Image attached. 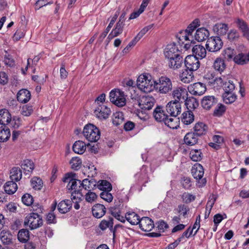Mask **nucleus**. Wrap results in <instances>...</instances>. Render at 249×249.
Returning <instances> with one entry per match:
<instances>
[{
	"label": "nucleus",
	"instance_id": "1",
	"mask_svg": "<svg viewBox=\"0 0 249 249\" xmlns=\"http://www.w3.org/2000/svg\"><path fill=\"white\" fill-rule=\"evenodd\" d=\"M63 181L65 182H68L67 188L72 191L71 193V198L73 199H78L79 200L83 198V196L81 192L82 189L81 180L73 179L71 174H67L63 178Z\"/></svg>",
	"mask_w": 249,
	"mask_h": 249
},
{
	"label": "nucleus",
	"instance_id": "2",
	"mask_svg": "<svg viewBox=\"0 0 249 249\" xmlns=\"http://www.w3.org/2000/svg\"><path fill=\"white\" fill-rule=\"evenodd\" d=\"M209 74H207L206 76L209 79V83L210 85L215 86H222L225 92H233L235 89V84L231 79H229L226 76H223V78L221 77H215L213 75V73L211 74L212 77L210 78L209 77Z\"/></svg>",
	"mask_w": 249,
	"mask_h": 249
},
{
	"label": "nucleus",
	"instance_id": "3",
	"mask_svg": "<svg viewBox=\"0 0 249 249\" xmlns=\"http://www.w3.org/2000/svg\"><path fill=\"white\" fill-rule=\"evenodd\" d=\"M155 84L156 80H154L152 76L148 73L140 75L137 81L138 89L145 93L150 92L155 89Z\"/></svg>",
	"mask_w": 249,
	"mask_h": 249
},
{
	"label": "nucleus",
	"instance_id": "4",
	"mask_svg": "<svg viewBox=\"0 0 249 249\" xmlns=\"http://www.w3.org/2000/svg\"><path fill=\"white\" fill-rule=\"evenodd\" d=\"M155 89L160 94L170 93L173 89V84L170 78L166 76L160 77L156 80Z\"/></svg>",
	"mask_w": 249,
	"mask_h": 249
},
{
	"label": "nucleus",
	"instance_id": "5",
	"mask_svg": "<svg viewBox=\"0 0 249 249\" xmlns=\"http://www.w3.org/2000/svg\"><path fill=\"white\" fill-rule=\"evenodd\" d=\"M83 133L86 139L90 142H96L100 138V132L99 129L91 124L85 126Z\"/></svg>",
	"mask_w": 249,
	"mask_h": 249
},
{
	"label": "nucleus",
	"instance_id": "6",
	"mask_svg": "<svg viewBox=\"0 0 249 249\" xmlns=\"http://www.w3.org/2000/svg\"><path fill=\"white\" fill-rule=\"evenodd\" d=\"M43 224L41 216L36 213L28 215L24 219V225L29 227L30 230H34L41 227Z\"/></svg>",
	"mask_w": 249,
	"mask_h": 249
},
{
	"label": "nucleus",
	"instance_id": "7",
	"mask_svg": "<svg viewBox=\"0 0 249 249\" xmlns=\"http://www.w3.org/2000/svg\"><path fill=\"white\" fill-rule=\"evenodd\" d=\"M109 99L111 103L119 107H124L126 104L124 92L119 89H114L110 92Z\"/></svg>",
	"mask_w": 249,
	"mask_h": 249
},
{
	"label": "nucleus",
	"instance_id": "8",
	"mask_svg": "<svg viewBox=\"0 0 249 249\" xmlns=\"http://www.w3.org/2000/svg\"><path fill=\"white\" fill-rule=\"evenodd\" d=\"M191 173L194 178L197 180V184L199 187H202L206 184V179L202 178L204 175V169L201 164L196 163L192 168Z\"/></svg>",
	"mask_w": 249,
	"mask_h": 249
},
{
	"label": "nucleus",
	"instance_id": "9",
	"mask_svg": "<svg viewBox=\"0 0 249 249\" xmlns=\"http://www.w3.org/2000/svg\"><path fill=\"white\" fill-rule=\"evenodd\" d=\"M223 45V42L219 36H212L207 40L206 47L208 51L216 52L219 51Z\"/></svg>",
	"mask_w": 249,
	"mask_h": 249
},
{
	"label": "nucleus",
	"instance_id": "10",
	"mask_svg": "<svg viewBox=\"0 0 249 249\" xmlns=\"http://www.w3.org/2000/svg\"><path fill=\"white\" fill-rule=\"evenodd\" d=\"M95 115L100 120H105L108 118L111 113L110 109L104 104L97 106L94 110Z\"/></svg>",
	"mask_w": 249,
	"mask_h": 249
},
{
	"label": "nucleus",
	"instance_id": "11",
	"mask_svg": "<svg viewBox=\"0 0 249 249\" xmlns=\"http://www.w3.org/2000/svg\"><path fill=\"white\" fill-rule=\"evenodd\" d=\"M172 96L175 99L174 101L180 103L184 102L188 96L187 89L182 87H178L172 91Z\"/></svg>",
	"mask_w": 249,
	"mask_h": 249
},
{
	"label": "nucleus",
	"instance_id": "12",
	"mask_svg": "<svg viewBox=\"0 0 249 249\" xmlns=\"http://www.w3.org/2000/svg\"><path fill=\"white\" fill-rule=\"evenodd\" d=\"M184 61L186 69L190 71H196L200 66V62L198 59L194 55H188L186 57Z\"/></svg>",
	"mask_w": 249,
	"mask_h": 249
},
{
	"label": "nucleus",
	"instance_id": "13",
	"mask_svg": "<svg viewBox=\"0 0 249 249\" xmlns=\"http://www.w3.org/2000/svg\"><path fill=\"white\" fill-rule=\"evenodd\" d=\"M188 90L192 95L200 96L205 93L206 87L205 84L201 82H197L189 86Z\"/></svg>",
	"mask_w": 249,
	"mask_h": 249
},
{
	"label": "nucleus",
	"instance_id": "14",
	"mask_svg": "<svg viewBox=\"0 0 249 249\" xmlns=\"http://www.w3.org/2000/svg\"><path fill=\"white\" fill-rule=\"evenodd\" d=\"M167 112L172 117H177L181 112L180 103L172 101L169 102L166 107Z\"/></svg>",
	"mask_w": 249,
	"mask_h": 249
},
{
	"label": "nucleus",
	"instance_id": "15",
	"mask_svg": "<svg viewBox=\"0 0 249 249\" xmlns=\"http://www.w3.org/2000/svg\"><path fill=\"white\" fill-rule=\"evenodd\" d=\"M164 53L166 59L181 55L179 49L175 43L168 44L164 49Z\"/></svg>",
	"mask_w": 249,
	"mask_h": 249
},
{
	"label": "nucleus",
	"instance_id": "16",
	"mask_svg": "<svg viewBox=\"0 0 249 249\" xmlns=\"http://www.w3.org/2000/svg\"><path fill=\"white\" fill-rule=\"evenodd\" d=\"M155 103V100L152 96H143L139 102V106L142 109L149 110L152 108Z\"/></svg>",
	"mask_w": 249,
	"mask_h": 249
},
{
	"label": "nucleus",
	"instance_id": "17",
	"mask_svg": "<svg viewBox=\"0 0 249 249\" xmlns=\"http://www.w3.org/2000/svg\"><path fill=\"white\" fill-rule=\"evenodd\" d=\"M217 102V98H215L214 96L207 95L203 97L201 101V104L203 108L206 110H209L215 105Z\"/></svg>",
	"mask_w": 249,
	"mask_h": 249
},
{
	"label": "nucleus",
	"instance_id": "18",
	"mask_svg": "<svg viewBox=\"0 0 249 249\" xmlns=\"http://www.w3.org/2000/svg\"><path fill=\"white\" fill-rule=\"evenodd\" d=\"M167 59L169 67L173 70H178L181 68L184 61L182 55L173 57Z\"/></svg>",
	"mask_w": 249,
	"mask_h": 249
},
{
	"label": "nucleus",
	"instance_id": "19",
	"mask_svg": "<svg viewBox=\"0 0 249 249\" xmlns=\"http://www.w3.org/2000/svg\"><path fill=\"white\" fill-rule=\"evenodd\" d=\"M139 226L142 231L148 232L154 228V224L151 218L148 217H143L140 220Z\"/></svg>",
	"mask_w": 249,
	"mask_h": 249
},
{
	"label": "nucleus",
	"instance_id": "20",
	"mask_svg": "<svg viewBox=\"0 0 249 249\" xmlns=\"http://www.w3.org/2000/svg\"><path fill=\"white\" fill-rule=\"evenodd\" d=\"M192 52L194 56L198 59H202L206 56L207 51L206 48L201 45H196L192 48Z\"/></svg>",
	"mask_w": 249,
	"mask_h": 249
},
{
	"label": "nucleus",
	"instance_id": "21",
	"mask_svg": "<svg viewBox=\"0 0 249 249\" xmlns=\"http://www.w3.org/2000/svg\"><path fill=\"white\" fill-rule=\"evenodd\" d=\"M106 212V208L101 204H96L92 208V213L94 217L100 218L103 216Z\"/></svg>",
	"mask_w": 249,
	"mask_h": 249
},
{
	"label": "nucleus",
	"instance_id": "22",
	"mask_svg": "<svg viewBox=\"0 0 249 249\" xmlns=\"http://www.w3.org/2000/svg\"><path fill=\"white\" fill-rule=\"evenodd\" d=\"M209 36V31L205 28H200L198 29L194 35L196 40L198 42H201L206 39Z\"/></svg>",
	"mask_w": 249,
	"mask_h": 249
},
{
	"label": "nucleus",
	"instance_id": "23",
	"mask_svg": "<svg viewBox=\"0 0 249 249\" xmlns=\"http://www.w3.org/2000/svg\"><path fill=\"white\" fill-rule=\"evenodd\" d=\"M167 116L161 107H157L153 111V116L155 119L159 122H163L164 120L167 118Z\"/></svg>",
	"mask_w": 249,
	"mask_h": 249
},
{
	"label": "nucleus",
	"instance_id": "24",
	"mask_svg": "<svg viewBox=\"0 0 249 249\" xmlns=\"http://www.w3.org/2000/svg\"><path fill=\"white\" fill-rule=\"evenodd\" d=\"M194 133L197 136L205 135L208 131V126L202 122H197L194 127Z\"/></svg>",
	"mask_w": 249,
	"mask_h": 249
},
{
	"label": "nucleus",
	"instance_id": "25",
	"mask_svg": "<svg viewBox=\"0 0 249 249\" xmlns=\"http://www.w3.org/2000/svg\"><path fill=\"white\" fill-rule=\"evenodd\" d=\"M31 96V93L28 90L22 89L17 94V100L22 103H26L29 101Z\"/></svg>",
	"mask_w": 249,
	"mask_h": 249
},
{
	"label": "nucleus",
	"instance_id": "26",
	"mask_svg": "<svg viewBox=\"0 0 249 249\" xmlns=\"http://www.w3.org/2000/svg\"><path fill=\"white\" fill-rule=\"evenodd\" d=\"M236 23L238 28L242 32L243 36L249 40V27L247 24L243 20L238 19Z\"/></svg>",
	"mask_w": 249,
	"mask_h": 249
},
{
	"label": "nucleus",
	"instance_id": "27",
	"mask_svg": "<svg viewBox=\"0 0 249 249\" xmlns=\"http://www.w3.org/2000/svg\"><path fill=\"white\" fill-rule=\"evenodd\" d=\"M11 121V116L8 110L2 109L0 110V124L5 125L9 124Z\"/></svg>",
	"mask_w": 249,
	"mask_h": 249
},
{
	"label": "nucleus",
	"instance_id": "28",
	"mask_svg": "<svg viewBox=\"0 0 249 249\" xmlns=\"http://www.w3.org/2000/svg\"><path fill=\"white\" fill-rule=\"evenodd\" d=\"M124 26V22L119 20L115 25V28L109 34L108 37L113 38L118 36L123 32Z\"/></svg>",
	"mask_w": 249,
	"mask_h": 249
},
{
	"label": "nucleus",
	"instance_id": "29",
	"mask_svg": "<svg viewBox=\"0 0 249 249\" xmlns=\"http://www.w3.org/2000/svg\"><path fill=\"white\" fill-rule=\"evenodd\" d=\"M72 207L71 201L68 199L61 201L57 206L58 211L61 213H66Z\"/></svg>",
	"mask_w": 249,
	"mask_h": 249
},
{
	"label": "nucleus",
	"instance_id": "30",
	"mask_svg": "<svg viewBox=\"0 0 249 249\" xmlns=\"http://www.w3.org/2000/svg\"><path fill=\"white\" fill-rule=\"evenodd\" d=\"M229 29L228 24L222 23H216L213 28V30L219 36L225 35Z\"/></svg>",
	"mask_w": 249,
	"mask_h": 249
},
{
	"label": "nucleus",
	"instance_id": "31",
	"mask_svg": "<svg viewBox=\"0 0 249 249\" xmlns=\"http://www.w3.org/2000/svg\"><path fill=\"white\" fill-rule=\"evenodd\" d=\"M176 117H169L167 116V118H166L163 123L164 124L172 129H177L179 126V122L178 119L176 118Z\"/></svg>",
	"mask_w": 249,
	"mask_h": 249
},
{
	"label": "nucleus",
	"instance_id": "32",
	"mask_svg": "<svg viewBox=\"0 0 249 249\" xmlns=\"http://www.w3.org/2000/svg\"><path fill=\"white\" fill-rule=\"evenodd\" d=\"M197 137L194 132H189L184 138V142L188 145H194L197 142Z\"/></svg>",
	"mask_w": 249,
	"mask_h": 249
},
{
	"label": "nucleus",
	"instance_id": "33",
	"mask_svg": "<svg viewBox=\"0 0 249 249\" xmlns=\"http://www.w3.org/2000/svg\"><path fill=\"white\" fill-rule=\"evenodd\" d=\"M181 122L185 125H189L194 121V115L191 110L184 112L181 116Z\"/></svg>",
	"mask_w": 249,
	"mask_h": 249
},
{
	"label": "nucleus",
	"instance_id": "34",
	"mask_svg": "<svg viewBox=\"0 0 249 249\" xmlns=\"http://www.w3.org/2000/svg\"><path fill=\"white\" fill-rule=\"evenodd\" d=\"M194 78L193 71L185 69L179 75L180 80L184 83H189L191 82Z\"/></svg>",
	"mask_w": 249,
	"mask_h": 249
},
{
	"label": "nucleus",
	"instance_id": "35",
	"mask_svg": "<svg viewBox=\"0 0 249 249\" xmlns=\"http://www.w3.org/2000/svg\"><path fill=\"white\" fill-rule=\"evenodd\" d=\"M21 167L25 174H29L34 169V164L32 160L26 159L22 161Z\"/></svg>",
	"mask_w": 249,
	"mask_h": 249
},
{
	"label": "nucleus",
	"instance_id": "36",
	"mask_svg": "<svg viewBox=\"0 0 249 249\" xmlns=\"http://www.w3.org/2000/svg\"><path fill=\"white\" fill-rule=\"evenodd\" d=\"M4 191L7 194L11 195L16 192L18 189V186L17 183L12 180L6 182L4 186Z\"/></svg>",
	"mask_w": 249,
	"mask_h": 249
},
{
	"label": "nucleus",
	"instance_id": "37",
	"mask_svg": "<svg viewBox=\"0 0 249 249\" xmlns=\"http://www.w3.org/2000/svg\"><path fill=\"white\" fill-rule=\"evenodd\" d=\"M226 65L224 60L221 58H217L214 61L213 68L214 69L221 73L226 69Z\"/></svg>",
	"mask_w": 249,
	"mask_h": 249
},
{
	"label": "nucleus",
	"instance_id": "38",
	"mask_svg": "<svg viewBox=\"0 0 249 249\" xmlns=\"http://www.w3.org/2000/svg\"><path fill=\"white\" fill-rule=\"evenodd\" d=\"M86 149V144L84 142L81 141L75 142L72 146L73 151L75 153L78 154H82L84 153Z\"/></svg>",
	"mask_w": 249,
	"mask_h": 249
},
{
	"label": "nucleus",
	"instance_id": "39",
	"mask_svg": "<svg viewBox=\"0 0 249 249\" xmlns=\"http://www.w3.org/2000/svg\"><path fill=\"white\" fill-rule=\"evenodd\" d=\"M126 219L132 225L139 224L140 222L139 215L134 212L127 213L125 214Z\"/></svg>",
	"mask_w": 249,
	"mask_h": 249
},
{
	"label": "nucleus",
	"instance_id": "40",
	"mask_svg": "<svg viewBox=\"0 0 249 249\" xmlns=\"http://www.w3.org/2000/svg\"><path fill=\"white\" fill-rule=\"evenodd\" d=\"M113 218L111 217H109L107 219L103 220L99 225L100 229L102 230H105L107 228H109L111 231L113 230Z\"/></svg>",
	"mask_w": 249,
	"mask_h": 249
},
{
	"label": "nucleus",
	"instance_id": "41",
	"mask_svg": "<svg viewBox=\"0 0 249 249\" xmlns=\"http://www.w3.org/2000/svg\"><path fill=\"white\" fill-rule=\"evenodd\" d=\"M81 188L89 191H91L96 186V181L93 179L89 180L87 178L84 179L81 181Z\"/></svg>",
	"mask_w": 249,
	"mask_h": 249
},
{
	"label": "nucleus",
	"instance_id": "42",
	"mask_svg": "<svg viewBox=\"0 0 249 249\" xmlns=\"http://www.w3.org/2000/svg\"><path fill=\"white\" fill-rule=\"evenodd\" d=\"M10 137V131L6 125H2L0 127V141L4 142L8 140Z\"/></svg>",
	"mask_w": 249,
	"mask_h": 249
},
{
	"label": "nucleus",
	"instance_id": "43",
	"mask_svg": "<svg viewBox=\"0 0 249 249\" xmlns=\"http://www.w3.org/2000/svg\"><path fill=\"white\" fill-rule=\"evenodd\" d=\"M22 177V172L20 169L18 167L12 168L10 171V178L12 180L18 181Z\"/></svg>",
	"mask_w": 249,
	"mask_h": 249
},
{
	"label": "nucleus",
	"instance_id": "44",
	"mask_svg": "<svg viewBox=\"0 0 249 249\" xmlns=\"http://www.w3.org/2000/svg\"><path fill=\"white\" fill-rule=\"evenodd\" d=\"M215 201L216 197L214 195L210 196L206 207V211L204 215L205 219H207L209 216L212 208H213Z\"/></svg>",
	"mask_w": 249,
	"mask_h": 249
},
{
	"label": "nucleus",
	"instance_id": "45",
	"mask_svg": "<svg viewBox=\"0 0 249 249\" xmlns=\"http://www.w3.org/2000/svg\"><path fill=\"white\" fill-rule=\"evenodd\" d=\"M184 102L185 103V104L189 110H190V109H194L198 106V101L196 98L192 97L188 98V96H187L186 99Z\"/></svg>",
	"mask_w": 249,
	"mask_h": 249
},
{
	"label": "nucleus",
	"instance_id": "46",
	"mask_svg": "<svg viewBox=\"0 0 249 249\" xmlns=\"http://www.w3.org/2000/svg\"><path fill=\"white\" fill-rule=\"evenodd\" d=\"M223 101L226 104H231L236 99V95L233 92H224L222 95Z\"/></svg>",
	"mask_w": 249,
	"mask_h": 249
},
{
	"label": "nucleus",
	"instance_id": "47",
	"mask_svg": "<svg viewBox=\"0 0 249 249\" xmlns=\"http://www.w3.org/2000/svg\"><path fill=\"white\" fill-rule=\"evenodd\" d=\"M29 231L27 229L20 230L18 234V240L22 243H26L29 239Z\"/></svg>",
	"mask_w": 249,
	"mask_h": 249
},
{
	"label": "nucleus",
	"instance_id": "48",
	"mask_svg": "<svg viewBox=\"0 0 249 249\" xmlns=\"http://www.w3.org/2000/svg\"><path fill=\"white\" fill-rule=\"evenodd\" d=\"M97 187L100 190L111 191L112 190V185L109 182L106 180H99L97 184Z\"/></svg>",
	"mask_w": 249,
	"mask_h": 249
},
{
	"label": "nucleus",
	"instance_id": "49",
	"mask_svg": "<svg viewBox=\"0 0 249 249\" xmlns=\"http://www.w3.org/2000/svg\"><path fill=\"white\" fill-rule=\"evenodd\" d=\"M110 211L111 215L114 217L117 220L121 221L122 223H124L125 221V216L124 217L121 215V210L117 208H110Z\"/></svg>",
	"mask_w": 249,
	"mask_h": 249
},
{
	"label": "nucleus",
	"instance_id": "50",
	"mask_svg": "<svg viewBox=\"0 0 249 249\" xmlns=\"http://www.w3.org/2000/svg\"><path fill=\"white\" fill-rule=\"evenodd\" d=\"M32 187L36 190H40L43 187V183L42 179L38 177H34L31 180Z\"/></svg>",
	"mask_w": 249,
	"mask_h": 249
},
{
	"label": "nucleus",
	"instance_id": "51",
	"mask_svg": "<svg viewBox=\"0 0 249 249\" xmlns=\"http://www.w3.org/2000/svg\"><path fill=\"white\" fill-rule=\"evenodd\" d=\"M124 120V115L122 112H116L113 114L112 121L114 124L118 125L121 124Z\"/></svg>",
	"mask_w": 249,
	"mask_h": 249
},
{
	"label": "nucleus",
	"instance_id": "52",
	"mask_svg": "<svg viewBox=\"0 0 249 249\" xmlns=\"http://www.w3.org/2000/svg\"><path fill=\"white\" fill-rule=\"evenodd\" d=\"M226 110L225 106L220 103L218 104L213 111V115L215 117H221L224 114Z\"/></svg>",
	"mask_w": 249,
	"mask_h": 249
},
{
	"label": "nucleus",
	"instance_id": "53",
	"mask_svg": "<svg viewBox=\"0 0 249 249\" xmlns=\"http://www.w3.org/2000/svg\"><path fill=\"white\" fill-rule=\"evenodd\" d=\"M189 155L191 160L194 161H198L202 159V153L200 150L192 149Z\"/></svg>",
	"mask_w": 249,
	"mask_h": 249
},
{
	"label": "nucleus",
	"instance_id": "54",
	"mask_svg": "<svg viewBox=\"0 0 249 249\" xmlns=\"http://www.w3.org/2000/svg\"><path fill=\"white\" fill-rule=\"evenodd\" d=\"M235 52L234 49L229 47L225 49L223 52V55L225 59L228 61L233 60Z\"/></svg>",
	"mask_w": 249,
	"mask_h": 249
},
{
	"label": "nucleus",
	"instance_id": "55",
	"mask_svg": "<svg viewBox=\"0 0 249 249\" xmlns=\"http://www.w3.org/2000/svg\"><path fill=\"white\" fill-rule=\"evenodd\" d=\"M11 236L9 231H2L0 232V240L3 244L8 245L11 242Z\"/></svg>",
	"mask_w": 249,
	"mask_h": 249
},
{
	"label": "nucleus",
	"instance_id": "56",
	"mask_svg": "<svg viewBox=\"0 0 249 249\" xmlns=\"http://www.w3.org/2000/svg\"><path fill=\"white\" fill-rule=\"evenodd\" d=\"M233 61L235 63L239 65H244L248 62L246 54L243 53H239L235 56L233 58Z\"/></svg>",
	"mask_w": 249,
	"mask_h": 249
},
{
	"label": "nucleus",
	"instance_id": "57",
	"mask_svg": "<svg viewBox=\"0 0 249 249\" xmlns=\"http://www.w3.org/2000/svg\"><path fill=\"white\" fill-rule=\"evenodd\" d=\"M70 163L72 169L77 170L80 168L82 161L81 159L78 157H74L71 159Z\"/></svg>",
	"mask_w": 249,
	"mask_h": 249
},
{
	"label": "nucleus",
	"instance_id": "58",
	"mask_svg": "<svg viewBox=\"0 0 249 249\" xmlns=\"http://www.w3.org/2000/svg\"><path fill=\"white\" fill-rule=\"evenodd\" d=\"M84 197L87 202L91 203L97 198V195L95 193L89 191L85 194Z\"/></svg>",
	"mask_w": 249,
	"mask_h": 249
},
{
	"label": "nucleus",
	"instance_id": "59",
	"mask_svg": "<svg viewBox=\"0 0 249 249\" xmlns=\"http://www.w3.org/2000/svg\"><path fill=\"white\" fill-rule=\"evenodd\" d=\"M177 211L180 215H182L184 218L186 217V215L189 211V208L185 205H179L177 208Z\"/></svg>",
	"mask_w": 249,
	"mask_h": 249
},
{
	"label": "nucleus",
	"instance_id": "60",
	"mask_svg": "<svg viewBox=\"0 0 249 249\" xmlns=\"http://www.w3.org/2000/svg\"><path fill=\"white\" fill-rule=\"evenodd\" d=\"M190 38H192V36L190 34L187 32L186 31L184 32H182L180 33V34L178 36V39L179 40V42H182L184 40L185 42L191 41Z\"/></svg>",
	"mask_w": 249,
	"mask_h": 249
},
{
	"label": "nucleus",
	"instance_id": "61",
	"mask_svg": "<svg viewBox=\"0 0 249 249\" xmlns=\"http://www.w3.org/2000/svg\"><path fill=\"white\" fill-rule=\"evenodd\" d=\"M110 191H104L102 192L100 196L101 198L105 200L107 202H110L113 200V196L112 194L109 193Z\"/></svg>",
	"mask_w": 249,
	"mask_h": 249
},
{
	"label": "nucleus",
	"instance_id": "62",
	"mask_svg": "<svg viewBox=\"0 0 249 249\" xmlns=\"http://www.w3.org/2000/svg\"><path fill=\"white\" fill-rule=\"evenodd\" d=\"M154 26V24H152L150 25H149L147 26L144 27L143 28H142L140 32L137 35V36H135L136 38L138 40H140V39L151 29H152Z\"/></svg>",
	"mask_w": 249,
	"mask_h": 249
},
{
	"label": "nucleus",
	"instance_id": "63",
	"mask_svg": "<svg viewBox=\"0 0 249 249\" xmlns=\"http://www.w3.org/2000/svg\"><path fill=\"white\" fill-rule=\"evenodd\" d=\"M21 199L23 204L26 206H30L34 201L33 196L29 194L24 195Z\"/></svg>",
	"mask_w": 249,
	"mask_h": 249
},
{
	"label": "nucleus",
	"instance_id": "64",
	"mask_svg": "<svg viewBox=\"0 0 249 249\" xmlns=\"http://www.w3.org/2000/svg\"><path fill=\"white\" fill-rule=\"evenodd\" d=\"M9 124L13 127L17 128L21 125V120L19 117L14 116Z\"/></svg>",
	"mask_w": 249,
	"mask_h": 249
}]
</instances>
